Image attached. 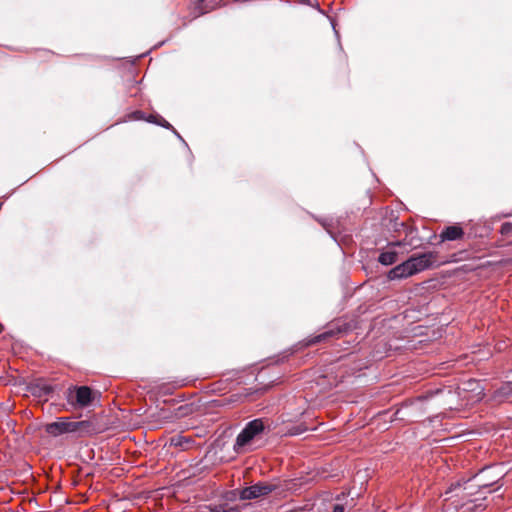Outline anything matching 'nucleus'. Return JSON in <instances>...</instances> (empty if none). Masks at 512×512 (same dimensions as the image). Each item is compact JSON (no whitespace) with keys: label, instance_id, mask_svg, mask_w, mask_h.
<instances>
[{"label":"nucleus","instance_id":"f257e3e1","mask_svg":"<svg viewBox=\"0 0 512 512\" xmlns=\"http://www.w3.org/2000/svg\"><path fill=\"white\" fill-rule=\"evenodd\" d=\"M504 476V467L494 465L483 468L464 485L459 483L450 487L444 494L443 509L445 512H479L486 508L482 497L485 489L496 484Z\"/></svg>","mask_w":512,"mask_h":512},{"label":"nucleus","instance_id":"f03ea898","mask_svg":"<svg viewBox=\"0 0 512 512\" xmlns=\"http://www.w3.org/2000/svg\"><path fill=\"white\" fill-rule=\"evenodd\" d=\"M264 429L265 424L262 419H254L248 422L243 430L238 434L234 444V450L237 453L244 451L245 447L261 435Z\"/></svg>","mask_w":512,"mask_h":512},{"label":"nucleus","instance_id":"7ed1b4c3","mask_svg":"<svg viewBox=\"0 0 512 512\" xmlns=\"http://www.w3.org/2000/svg\"><path fill=\"white\" fill-rule=\"evenodd\" d=\"M277 486L271 482H257L237 491L238 498L242 501L264 498L275 491Z\"/></svg>","mask_w":512,"mask_h":512},{"label":"nucleus","instance_id":"20e7f679","mask_svg":"<svg viewBox=\"0 0 512 512\" xmlns=\"http://www.w3.org/2000/svg\"><path fill=\"white\" fill-rule=\"evenodd\" d=\"M95 400V393L88 386L70 387L67 391V401L73 407L84 408Z\"/></svg>","mask_w":512,"mask_h":512},{"label":"nucleus","instance_id":"39448f33","mask_svg":"<svg viewBox=\"0 0 512 512\" xmlns=\"http://www.w3.org/2000/svg\"><path fill=\"white\" fill-rule=\"evenodd\" d=\"M85 421L71 422L69 418H59L57 421L46 425V432L51 436H59L65 433L77 431L80 427L86 426Z\"/></svg>","mask_w":512,"mask_h":512},{"label":"nucleus","instance_id":"423d86ee","mask_svg":"<svg viewBox=\"0 0 512 512\" xmlns=\"http://www.w3.org/2000/svg\"><path fill=\"white\" fill-rule=\"evenodd\" d=\"M433 258L434 255L432 253H424L410 257L408 260L410 262L413 273L416 274L431 266Z\"/></svg>","mask_w":512,"mask_h":512},{"label":"nucleus","instance_id":"0eeeda50","mask_svg":"<svg viewBox=\"0 0 512 512\" xmlns=\"http://www.w3.org/2000/svg\"><path fill=\"white\" fill-rule=\"evenodd\" d=\"M463 387L464 391L471 392L472 395L468 399L472 402L480 401L484 396V388L482 387L481 383L477 380L470 379L467 382H465Z\"/></svg>","mask_w":512,"mask_h":512},{"label":"nucleus","instance_id":"6e6552de","mask_svg":"<svg viewBox=\"0 0 512 512\" xmlns=\"http://www.w3.org/2000/svg\"><path fill=\"white\" fill-rule=\"evenodd\" d=\"M414 275L409 260L395 266L388 273V278L390 280L407 278L409 276Z\"/></svg>","mask_w":512,"mask_h":512},{"label":"nucleus","instance_id":"1a4fd4ad","mask_svg":"<svg viewBox=\"0 0 512 512\" xmlns=\"http://www.w3.org/2000/svg\"><path fill=\"white\" fill-rule=\"evenodd\" d=\"M464 236V231L459 225L447 226L440 233L439 237L442 242L459 240Z\"/></svg>","mask_w":512,"mask_h":512},{"label":"nucleus","instance_id":"9d476101","mask_svg":"<svg viewBox=\"0 0 512 512\" xmlns=\"http://www.w3.org/2000/svg\"><path fill=\"white\" fill-rule=\"evenodd\" d=\"M510 396H512V381L503 383L493 394V398L499 402L508 399Z\"/></svg>","mask_w":512,"mask_h":512},{"label":"nucleus","instance_id":"9b49d317","mask_svg":"<svg viewBox=\"0 0 512 512\" xmlns=\"http://www.w3.org/2000/svg\"><path fill=\"white\" fill-rule=\"evenodd\" d=\"M397 253L395 251H384L379 255L378 261L385 266L392 265L396 262Z\"/></svg>","mask_w":512,"mask_h":512},{"label":"nucleus","instance_id":"f8f14e48","mask_svg":"<svg viewBox=\"0 0 512 512\" xmlns=\"http://www.w3.org/2000/svg\"><path fill=\"white\" fill-rule=\"evenodd\" d=\"M211 512H241L237 507L218 505L211 509Z\"/></svg>","mask_w":512,"mask_h":512},{"label":"nucleus","instance_id":"ddd939ff","mask_svg":"<svg viewBox=\"0 0 512 512\" xmlns=\"http://www.w3.org/2000/svg\"><path fill=\"white\" fill-rule=\"evenodd\" d=\"M305 430L304 429H300V428H292L289 430V434L291 435H299L301 434L302 432H304Z\"/></svg>","mask_w":512,"mask_h":512},{"label":"nucleus","instance_id":"4468645a","mask_svg":"<svg viewBox=\"0 0 512 512\" xmlns=\"http://www.w3.org/2000/svg\"><path fill=\"white\" fill-rule=\"evenodd\" d=\"M332 512H344V507L340 504H335L333 506Z\"/></svg>","mask_w":512,"mask_h":512},{"label":"nucleus","instance_id":"2eb2a0df","mask_svg":"<svg viewBox=\"0 0 512 512\" xmlns=\"http://www.w3.org/2000/svg\"><path fill=\"white\" fill-rule=\"evenodd\" d=\"M51 391H52L51 387H49V386H44L43 387V394L44 395H48L49 393H51Z\"/></svg>","mask_w":512,"mask_h":512},{"label":"nucleus","instance_id":"dca6fc26","mask_svg":"<svg viewBox=\"0 0 512 512\" xmlns=\"http://www.w3.org/2000/svg\"><path fill=\"white\" fill-rule=\"evenodd\" d=\"M401 245H402L401 241L391 242L388 244V246H390V247L401 246Z\"/></svg>","mask_w":512,"mask_h":512},{"label":"nucleus","instance_id":"f3484780","mask_svg":"<svg viewBox=\"0 0 512 512\" xmlns=\"http://www.w3.org/2000/svg\"><path fill=\"white\" fill-rule=\"evenodd\" d=\"M161 126L168 128L170 124L166 120H162L161 123H159Z\"/></svg>","mask_w":512,"mask_h":512},{"label":"nucleus","instance_id":"a211bd4d","mask_svg":"<svg viewBox=\"0 0 512 512\" xmlns=\"http://www.w3.org/2000/svg\"><path fill=\"white\" fill-rule=\"evenodd\" d=\"M301 2H303V3H305V4L313 5V4L311 3V0H301Z\"/></svg>","mask_w":512,"mask_h":512},{"label":"nucleus","instance_id":"6ab92c4d","mask_svg":"<svg viewBox=\"0 0 512 512\" xmlns=\"http://www.w3.org/2000/svg\"><path fill=\"white\" fill-rule=\"evenodd\" d=\"M204 0H200V2H203Z\"/></svg>","mask_w":512,"mask_h":512}]
</instances>
